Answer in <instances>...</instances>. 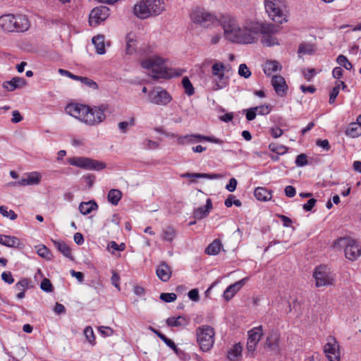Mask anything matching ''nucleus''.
<instances>
[{"instance_id":"nucleus-43","label":"nucleus","mask_w":361,"mask_h":361,"mask_svg":"<svg viewBox=\"0 0 361 361\" xmlns=\"http://www.w3.org/2000/svg\"><path fill=\"white\" fill-rule=\"evenodd\" d=\"M195 142H196V140L194 134L182 135L178 137V143L179 145H185Z\"/></svg>"},{"instance_id":"nucleus-40","label":"nucleus","mask_w":361,"mask_h":361,"mask_svg":"<svg viewBox=\"0 0 361 361\" xmlns=\"http://www.w3.org/2000/svg\"><path fill=\"white\" fill-rule=\"evenodd\" d=\"M248 338H261L264 335L262 326L254 327L247 332Z\"/></svg>"},{"instance_id":"nucleus-8","label":"nucleus","mask_w":361,"mask_h":361,"mask_svg":"<svg viewBox=\"0 0 361 361\" xmlns=\"http://www.w3.org/2000/svg\"><path fill=\"white\" fill-rule=\"evenodd\" d=\"M191 20L204 27H209L218 22L217 17L204 8H196L193 9L190 13Z\"/></svg>"},{"instance_id":"nucleus-59","label":"nucleus","mask_w":361,"mask_h":361,"mask_svg":"<svg viewBox=\"0 0 361 361\" xmlns=\"http://www.w3.org/2000/svg\"><path fill=\"white\" fill-rule=\"evenodd\" d=\"M1 279L3 281H4L6 283L8 284H11L14 282V279L13 278V276L11 272L9 271H4L1 274Z\"/></svg>"},{"instance_id":"nucleus-58","label":"nucleus","mask_w":361,"mask_h":361,"mask_svg":"<svg viewBox=\"0 0 361 361\" xmlns=\"http://www.w3.org/2000/svg\"><path fill=\"white\" fill-rule=\"evenodd\" d=\"M260 340H247V349L249 353H253Z\"/></svg>"},{"instance_id":"nucleus-23","label":"nucleus","mask_w":361,"mask_h":361,"mask_svg":"<svg viewBox=\"0 0 361 361\" xmlns=\"http://www.w3.org/2000/svg\"><path fill=\"white\" fill-rule=\"evenodd\" d=\"M98 208V205L94 200H90L89 202H82L79 205V210L80 213L83 215H87L91 213L94 210H97Z\"/></svg>"},{"instance_id":"nucleus-3","label":"nucleus","mask_w":361,"mask_h":361,"mask_svg":"<svg viewBox=\"0 0 361 361\" xmlns=\"http://www.w3.org/2000/svg\"><path fill=\"white\" fill-rule=\"evenodd\" d=\"M0 27L4 32H24L30 27V23L25 15L4 14L0 16Z\"/></svg>"},{"instance_id":"nucleus-17","label":"nucleus","mask_w":361,"mask_h":361,"mask_svg":"<svg viewBox=\"0 0 361 361\" xmlns=\"http://www.w3.org/2000/svg\"><path fill=\"white\" fill-rule=\"evenodd\" d=\"M247 278H244L233 284L230 285L224 292V298L226 300H230L235 294L245 285Z\"/></svg>"},{"instance_id":"nucleus-20","label":"nucleus","mask_w":361,"mask_h":361,"mask_svg":"<svg viewBox=\"0 0 361 361\" xmlns=\"http://www.w3.org/2000/svg\"><path fill=\"white\" fill-rule=\"evenodd\" d=\"M25 85L26 80L23 78L13 77L11 80L5 81L3 83V87L9 92H12L16 89L24 87Z\"/></svg>"},{"instance_id":"nucleus-49","label":"nucleus","mask_w":361,"mask_h":361,"mask_svg":"<svg viewBox=\"0 0 361 361\" xmlns=\"http://www.w3.org/2000/svg\"><path fill=\"white\" fill-rule=\"evenodd\" d=\"M176 298L177 295L173 293H163L160 295V299L165 302H173Z\"/></svg>"},{"instance_id":"nucleus-52","label":"nucleus","mask_w":361,"mask_h":361,"mask_svg":"<svg viewBox=\"0 0 361 361\" xmlns=\"http://www.w3.org/2000/svg\"><path fill=\"white\" fill-rule=\"evenodd\" d=\"M135 125V118H131L130 122L122 121L118 123V128L123 133H126L128 130L129 126H133Z\"/></svg>"},{"instance_id":"nucleus-56","label":"nucleus","mask_w":361,"mask_h":361,"mask_svg":"<svg viewBox=\"0 0 361 361\" xmlns=\"http://www.w3.org/2000/svg\"><path fill=\"white\" fill-rule=\"evenodd\" d=\"M339 93V87L338 85H336L332 89L329 94V104H333L335 102L336 98L337 97Z\"/></svg>"},{"instance_id":"nucleus-46","label":"nucleus","mask_w":361,"mask_h":361,"mask_svg":"<svg viewBox=\"0 0 361 361\" xmlns=\"http://www.w3.org/2000/svg\"><path fill=\"white\" fill-rule=\"evenodd\" d=\"M37 253L46 259H50L51 258V252L50 250L44 245H39L37 247Z\"/></svg>"},{"instance_id":"nucleus-53","label":"nucleus","mask_w":361,"mask_h":361,"mask_svg":"<svg viewBox=\"0 0 361 361\" xmlns=\"http://www.w3.org/2000/svg\"><path fill=\"white\" fill-rule=\"evenodd\" d=\"M264 347L272 351L279 350L278 340H265Z\"/></svg>"},{"instance_id":"nucleus-6","label":"nucleus","mask_w":361,"mask_h":361,"mask_svg":"<svg viewBox=\"0 0 361 361\" xmlns=\"http://www.w3.org/2000/svg\"><path fill=\"white\" fill-rule=\"evenodd\" d=\"M264 7L269 17L275 23L286 22V0H264Z\"/></svg>"},{"instance_id":"nucleus-42","label":"nucleus","mask_w":361,"mask_h":361,"mask_svg":"<svg viewBox=\"0 0 361 361\" xmlns=\"http://www.w3.org/2000/svg\"><path fill=\"white\" fill-rule=\"evenodd\" d=\"M197 342L203 352L209 351L214 345V340H197Z\"/></svg>"},{"instance_id":"nucleus-62","label":"nucleus","mask_w":361,"mask_h":361,"mask_svg":"<svg viewBox=\"0 0 361 361\" xmlns=\"http://www.w3.org/2000/svg\"><path fill=\"white\" fill-rule=\"evenodd\" d=\"M317 202V200L314 198L310 199L307 203L304 204L302 205V208L306 212H310L312 209V208L314 207L315 204Z\"/></svg>"},{"instance_id":"nucleus-13","label":"nucleus","mask_w":361,"mask_h":361,"mask_svg":"<svg viewBox=\"0 0 361 361\" xmlns=\"http://www.w3.org/2000/svg\"><path fill=\"white\" fill-rule=\"evenodd\" d=\"M172 100V97L164 89L157 87L149 92L148 102L157 105H167Z\"/></svg>"},{"instance_id":"nucleus-19","label":"nucleus","mask_w":361,"mask_h":361,"mask_svg":"<svg viewBox=\"0 0 361 361\" xmlns=\"http://www.w3.org/2000/svg\"><path fill=\"white\" fill-rule=\"evenodd\" d=\"M157 277L162 281H168L172 274L171 268L164 262H161L156 270Z\"/></svg>"},{"instance_id":"nucleus-1","label":"nucleus","mask_w":361,"mask_h":361,"mask_svg":"<svg viewBox=\"0 0 361 361\" xmlns=\"http://www.w3.org/2000/svg\"><path fill=\"white\" fill-rule=\"evenodd\" d=\"M106 109L104 105L90 108L81 104H70L66 107V111L69 115L88 126H97L104 121L106 118Z\"/></svg>"},{"instance_id":"nucleus-64","label":"nucleus","mask_w":361,"mask_h":361,"mask_svg":"<svg viewBox=\"0 0 361 361\" xmlns=\"http://www.w3.org/2000/svg\"><path fill=\"white\" fill-rule=\"evenodd\" d=\"M256 109L255 107H252L246 111V118L247 121H252L255 118L257 114Z\"/></svg>"},{"instance_id":"nucleus-21","label":"nucleus","mask_w":361,"mask_h":361,"mask_svg":"<svg viewBox=\"0 0 361 361\" xmlns=\"http://www.w3.org/2000/svg\"><path fill=\"white\" fill-rule=\"evenodd\" d=\"M197 338H214L215 333L212 327L204 325L196 330Z\"/></svg>"},{"instance_id":"nucleus-4","label":"nucleus","mask_w":361,"mask_h":361,"mask_svg":"<svg viewBox=\"0 0 361 361\" xmlns=\"http://www.w3.org/2000/svg\"><path fill=\"white\" fill-rule=\"evenodd\" d=\"M164 10L163 0H141L133 8L134 14L140 19L159 16Z\"/></svg>"},{"instance_id":"nucleus-45","label":"nucleus","mask_w":361,"mask_h":361,"mask_svg":"<svg viewBox=\"0 0 361 361\" xmlns=\"http://www.w3.org/2000/svg\"><path fill=\"white\" fill-rule=\"evenodd\" d=\"M269 149L278 154H283L287 152V148L285 146L276 143H271L269 145Z\"/></svg>"},{"instance_id":"nucleus-48","label":"nucleus","mask_w":361,"mask_h":361,"mask_svg":"<svg viewBox=\"0 0 361 361\" xmlns=\"http://www.w3.org/2000/svg\"><path fill=\"white\" fill-rule=\"evenodd\" d=\"M78 80L92 89L96 90L98 88L97 82L87 77L80 76Z\"/></svg>"},{"instance_id":"nucleus-51","label":"nucleus","mask_w":361,"mask_h":361,"mask_svg":"<svg viewBox=\"0 0 361 361\" xmlns=\"http://www.w3.org/2000/svg\"><path fill=\"white\" fill-rule=\"evenodd\" d=\"M40 288L42 290L50 293L53 290V286L51 283V281L48 279L44 278L40 284Z\"/></svg>"},{"instance_id":"nucleus-54","label":"nucleus","mask_w":361,"mask_h":361,"mask_svg":"<svg viewBox=\"0 0 361 361\" xmlns=\"http://www.w3.org/2000/svg\"><path fill=\"white\" fill-rule=\"evenodd\" d=\"M295 164L298 166H304L307 164V156L305 154H300L295 159Z\"/></svg>"},{"instance_id":"nucleus-10","label":"nucleus","mask_w":361,"mask_h":361,"mask_svg":"<svg viewBox=\"0 0 361 361\" xmlns=\"http://www.w3.org/2000/svg\"><path fill=\"white\" fill-rule=\"evenodd\" d=\"M259 33L262 35L261 42L267 47L279 44L278 39L274 35L279 31V27L271 23H259Z\"/></svg>"},{"instance_id":"nucleus-26","label":"nucleus","mask_w":361,"mask_h":361,"mask_svg":"<svg viewBox=\"0 0 361 361\" xmlns=\"http://www.w3.org/2000/svg\"><path fill=\"white\" fill-rule=\"evenodd\" d=\"M281 69V66L278 61H268L264 66V72L267 75H271L272 73L276 72Z\"/></svg>"},{"instance_id":"nucleus-33","label":"nucleus","mask_w":361,"mask_h":361,"mask_svg":"<svg viewBox=\"0 0 361 361\" xmlns=\"http://www.w3.org/2000/svg\"><path fill=\"white\" fill-rule=\"evenodd\" d=\"M55 247L61 252L66 257L71 258V251L68 245L63 241H54Z\"/></svg>"},{"instance_id":"nucleus-38","label":"nucleus","mask_w":361,"mask_h":361,"mask_svg":"<svg viewBox=\"0 0 361 361\" xmlns=\"http://www.w3.org/2000/svg\"><path fill=\"white\" fill-rule=\"evenodd\" d=\"M182 85L185 89V93L188 96H191L195 93L194 87L188 77L183 78Z\"/></svg>"},{"instance_id":"nucleus-27","label":"nucleus","mask_w":361,"mask_h":361,"mask_svg":"<svg viewBox=\"0 0 361 361\" xmlns=\"http://www.w3.org/2000/svg\"><path fill=\"white\" fill-rule=\"evenodd\" d=\"M183 178H209V179H217L221 177L219 173H186L181 175Z\"/></svg>"},{"instance_id":"nucleus-28","label":"nucleus","mask_w":361,"mask_h":361,"mask_svg":"<svg viewBox=\"0 0 361 361\" xmlns=\"http://www.w3.org/2000/svg\"><path fill=\"white\" fill-rule=\"evenodd\" d=\"M242 346L240 343L234 345L228 351L227 358L230 361H237L238 358L241 356Z\"/></svg>"},{"instance_id":"nucleus-15","label":"nucleus","mask_w":361,"mask_h":361,"mask_svg":"<svg viewBox=\"0 0 361 361\" xmlns=\"http://www.w3.org/2000/svg\"><path fill=\"white\" fill-rule=\"evenodd\" d=\"M324 352L329 361L340 360L339 344L337 340H331L324 346Z\"/></svg>"},{"instance_id":"nucleus-9","label":"nucleus","mask_w":361,"mask_h":361,"mask_svg":"<svg viewBox=\"0 0 361 361\" xmlns=\"http://www.w3.org/2000/svg\"><path fill=\"white\" fill-rule=\"evenodd\" d=\"M218 22L223 27L226 38L233 42L240 27L236 18L230 14H224L220 16Z\"/></svg>"},{"instance_id":"nucleus-39","label":"nucleus","mask_w":361,"mask_h":361,"mask_svg":"<svg viewBox=\"0 0 361 361\" xmlns=\"http://www.w3.org/2000/svg\"><path fill=\"white\" fill-rule=\"evenodd\" d=\"M336 62L338 63V64H339L341 66H343L348 71H350L353 68V64L348 61L347 57L344 55H339L336 59Z\"/></svg>"},{"instance_id":"nucleus-61","label":"nucleus","mask_w":361,"mask_h":361,"mask_svg":"<svg viewBox=\"0 0 361 361\" xmlns=\"http://www.w3.org/2000/svg\"><path fill=\"white\" fill-rule=\"evenodd\" d=\"M302 74L307 81H310L316 74V71L314 68L307 69V71L304 70Z\"/></svg>"},{"instance_id":"nucleus-35","label":"nucleus","mask_w":361,"mask_h":361,"mask_svg":"<svg viewBox=\"0 0 361 361\" xmlns=\"http://www.w3.org/2000/svg\"><path fill=\"white\" fill-rule=\"evenodd\" d=\"M167 324L170 326H179L185 325L187 321L183 317H169L167 319Z\"/></svg>"},{"instance_id":"nucleus-34","label":"nucleus","mask_w":361,"mask_h":361,"mask_svg":"<svg viewBox=\"0 0 361 361\" xmlns=\"http://www.w3.org/2000/svg\"><path fill=\"white\" fill-rule=\"evenodd\" d=\"M108 201L113 205H117L122 197V192L117 189H111L108 193Z\"/></svg>"},{"instance_id":"nucleus-30","label":"nucleus","mask_w":361,"mask_h":361,"mask_svg":"<svg viewBox=\"0 0 361 361\" xmlns=\"http://www.w3.org/2000/svg\"><path fill=\"white\" fill-rule=\"evenodd\" d=\"M222 245L219 239H215L212 243H210L205 250V253L209 255H217Z\"/></svg>"},{"instance_id":"nucleus-50","label":"nucleus","mask_w":361,"mask_h":361,"mask_svg":"<svg viewBox=\"0 0 361 361\" xmlns=\"http://www.w3.org/2000/svg\"><path fill=\"white\" fill-rule=\"evenodd\" d=\"M238 74L244 78H248L251 75V71L246 64L242 63L239 66Z\"/></svg>"},{"instance_id":"nucleus-60","label":"nucleus","mask_w":361,"mask_h":361,"mask_svg":"<svg viewBox=\"0 0 361 361\" xmlns=\"http://www.w3.org/2000/svg\"><path fill=\"white\" fill-rule=\"evenodd\" d=\"M316 144L325 151H329L331 149L330 144L327 140H317Z\"/></svg>"},{"instance_id":"nucleus-2","label":"nucleus","mask_w":361,"mask_h":361,"mask_svg":"<svg viewBox=\"0 0 361 361\" xmlns=\"http://www.w3.org/2000/svg\"><path fill=\"white\" fill-rule=\"evenodd\" d=\"M152 52V48L149 46L140 49V54L143 57L140 60L142 68L148 70L151 69L152 71V76L154 78H167L168 73L164 66L165 60L157 55H153Z\"/></svg>"},{"instance_id":"nucleus-41","label":"nucleus","mask_w":361,"mask_h":361,"mask_svg":"<svg viewBox=\"0 0 361 361\" xmlns=\"http://www.w3.org/2000/svg\"><path fill=\"white\" fill-rule=\"evenodd\" d=\"M126 51L127 54H132L135 51V45L136 41L134 40L133 37H130V35H128L126 37Z\"/></svg>"},{"instance_id":"nucleus-16","label":"nucleus","mask_w":361,"mask_h":361,"mask_svg":"<svg viewBox=\"0 0 361 361\" xmlns=\"http://www.w3.org/2000/svg\"><path fill=\"white\" fill-rule=\"evenodd\" d=\"M271 82L278 96L283 97L286 95L288 85L283 77L281 75H274Z\"/></svg>"},{"instance_id":"nucleus-24","label":"nucleus","mask_w":361,"mask_h":361,"mask_svg":"<svg viewBox=\"0 0 361 361\" xmlns=\"http://www.w3.org/2000/svg\"><path fill=\"white\" fill-rule=\"evenodd\" d=\"M254 195L259 201H268L271 199L272 195L271 191L265 188L258 187L255 190Z\"/></svg>"},{"instance_id":"nucleus-5","label":"nucleus","mask_w":361,"mask_h":361,"mask_svg":"<svg viewBox=\"0 0 361 361\" xmlns=\"http://www.w3.org/2000/svg\"><path fill=\"white\" fill-rule=\"evenodd\" d=\"M334 247L344 248L345 257L353 262L361 256V245L356 240L349 237L338 238L335 240Z\"/></svg>"},{"instance_id":"nucleus-55","label":"nucleus","mask_w":361,"mask_h":361,"mask_svg":"<svg viewBox=\"0 0 361 361\" xmlns=\"http://www.w3.org/2000/svg\"><path fill=\"white\" fill-rule=\"evenodd\" d=\"M98 330L100 332L101 336L104 337L111 336L114 332L113 329L110 327L104 326L99 327Z\"/></svg>"},{"instance_id":"nucleus-32","label":"nucleus","mask_w":361,"mask_h":361,"mask_svg":"<svg viewBox=\"0 0 361 361\" xmlns=\"http://www.w3.org/2000/svg\"><path fill=\"white\" fill-rule=\"evenodd\" d=\"M345 133L346 135L350 137H357L361 135V128L357 124V123H352L346 128Z\"/></svg>"},{"instance_id":"nucleus-57","label":"nucleus","mask_w":361,"mask_h":361,"mask_svg":"<svg viewBox=\"0 0 361 361\" xmlns=\"http://www.w3.org/2000/svg\"><path fill=\"white\" fill-rule=\"evenodd\" d=\"M256 109L257 114L259 115H267L270 112V106L269 105H263L260 106L255 107Z\"/></svg>"},{"instance_id":"nucleus-18","label":"nucleus","mask_w":361,"mask_h":361,"mask_svg":"<svg viewBox=\"0 0 361 361\" xmlns=\"http://www.w3.org/2000/svg\"><path fill=\"white\" fill-rule=\"evenodd\" d=\"M212 207V200L210 198L207 199L206 204L204 206L200 207L194 210L193 217L197 220L206 218L209 215Z\"/></svg>"},{"instance_id":"nucleus-37","label":"nucleus","mask_w":361,"mask_h":361,"mask_svg":"<svg viewBox=\"0 0 361 361\" xmlns=\"http://www.w3.org/2000/svg\"><path fill=\"white\" fill-rule=\"evenodd\" d=\"M176 235V231L173 227L168 226L163 230L162 239L164 240L171 242Z\"/></svg>"},{"instance_id":"nucleus-11","label":"nucleus","mask_w":361,"mask_h":361,"mask_svg":"<svg viewBox=\"0 0 361 361\" xmlns=\"http://www.w3.org/2000/svg\"><path fill=\"white\" fill-rule=\"evenodd\" d=\"M313 277L317 287L333 285L335 281L334 274L326 265H320L314 269Z\"/></svg>"},{"instance_id":"nucleus-29","label":"nucleus","mask_w":361,"mask_h":361,"mask_svg":"<svg viewBox=\"0 0 361 361\" xmlns=\"http://www.w3.org/2000/svg\"><path fill=\"white\" fill-rule=\"evenodd\" d=\"M92 43L94 44L96 51L99 54L105 53L104 37L103 35H97L92 38Z\"/></svg>"},{"instance_id":"nucleus-25","label":"nucleus","mask_w":361,"mask_h":361,"mask_svg":"<svg viewBox=\"0 0 361 361\" xmlns=\"http://www.w3.org/2000/svg\"><path fill=\"white\" fill-rule=\"evenodd\" d=\"M40 175L39 173L33 172L30 173L27 178L21 179L18 184L20 185H29L38 184L40 181Z\"/></svg>"},{"instance_id":"nucleus-12","label":"nucleus","mask_w":361,"mask_h":361,"mask_svg":"<svg viewBox=\"0 0 361 361\" xmlns=\"http://www.w3.org/2000/svg\"><path fill=\"white\" fill-rule=\"evenodd\" d=\"M68 163L82 169L100 171L106 167V164L86 157H73L68 159Z\"/></svg>"},{"instance_id":"nucleus-36","label":"nucleus","mask_w":361,"mask_h":361,"mask_svg":"<svg viewBox=\"0 0 361 361\" xmlns=\"http://www.w3.org/2000/svg\"><path fill=\"white\" fill-rule=\"evenodd\" d=\"M31 281L28 279H23L22 280L19 281L15 285V289L18 292H25L27 289H28L31 286Z\"/></svg>"},{"instance_id":"nucleus-7","label":"nucleus","mask_w":361,"mask_h":361,"mask_svg":"<svg viewBox=\"0 0 361 361\" xmlns=\"http://www.w3.org/2000/svg\"><path fill=\"white\" fill-rule=\"evenodd\" d=\"M259 24L255 22H249L242 27L240 26L239 32H237L233 42L240 44H251L255 42L259 34Z\"/></svg>"},{"instance_id":"nucleus-44","label":"nucleus","mask_w":361,"mask_h":361,"mask_svg":"<svg viewBox=\"0 0 361 361\" xmlns=\"http://www.w3.org/2000/svg\"><path fill=\"white\" fill-rule=\"evenodd\" d=\"M0 214L4 217L9 218L11 220H15L18 216L14 211H8L6 206H0Z\"/></svg>"},{"instance_id":"nucleus-63","label":"nucleus","mask_w":361,"mask_h":361,"mask_svg":"<svg viewBox=\"0 0 361 361\" xmlns=\"http://www.w3.org/2000/svg\"><path fill=\"white\" fill-rule=\"evenodd\" d=\"M189 298L192 300L197 302L200 300L199 291L197 289L194 288L188 292Z\"/></svg>"},{"instance_id":"nucleus-22","label":"nucleus","mask_w":361,"mask_h":361,"mask_svg":"<svg viewBox=\"0 0 361 361\" xmlns=\"http://www.w3.org/2000/svg\"><path fill=\"white\" fill-rule=\"evenodd\" d=\"M0 244L9 247H17L20 245V240L14 236L0 235Z\"/></svg>"},{"instance_id":"nucleus-47","label":"nucleus","mask_w":361,"mask_h":361,"mask_svg":"<svg viewBox=\"0 0 361 361\" xmlns=\"http://www.w3.org/2000/svg\"><path fill=\"white\" fill-rule=\"evenodd\" d=\"M226 67L221 62H215L212 66V73L213 75H219L224 73Z\"/></svg>"},{"instance_id":"nucleus-14","label":"nucleus","mask_w":361,"mask_h":361,"mask_svg":"<svg viewBox=\"0 0 361 361\" xmlns=\"http://www.w3.org/2000/svg\"><path fill=\"white\" fill-rule=\"evenodd\" d=\"M109 8L105 6L95 7L89 15V23L91 26L96 27L100 23L104 21L109 16Z\"/></svg>"},{"instance_id":"nucleus-31","label":"nucleus","mask_w":361,"mask_h":361,"mask_svg":"<svg viewBox=\"0 0 361 361\" xmlns=\"http://www.w3.org/2000/svg\"><path fill=\"white\" fill-rule=\"evenodd\" d=\"M216 78L214 80L213 90L223 89L227 86L228 78L225 77L224 73H221L219 75H215Z\"/></svg>"}]
</instances>
